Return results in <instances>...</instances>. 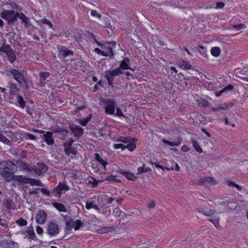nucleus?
Masks as SVG:
<instances>
[{
    "label": "nucleus",
    "instance_id": "obj_52",
    "mask_svg": "<svg viewBox=\"0 0 248 248\" xmlns=\"http://www.w3.org/2000/svg\"><path fill=\"white\" fill-rule=\"evenodd\" d=\"M232 27L237 31L246 28V26L243 24H233Z\"/></svg>",
    "mask_w": 248,
    "mask_h": 248
},
{
    "label": "nucleus",
    "instance_id": "obj_40",
    "mask_svg": "<svg viewBox=\"0 0 248 248\" xmlns=\"http://www.w3.org/2000/svg\"><path fill=\"white\" fill-rule=\"evenodd\" d=\"M57 186H59V188L62 192V190L67 191L70 189L69 186H67L65 183L64 182H60Z\"/></svg>",
    "mask_w": 248,
    "mask_h": 248
},
{
    "label": "nucleus",
    "instance_id": "obj_15",
    "mask_svg": "<svg viewBox=\"0 0 248 248\" xmlns=\"http://www.w3.org/2000/svg\"><path fill=\"white\" fill-rule=\"evenodd\" d=\"M7 87L9 89V93L11 95H14L19 91L17 84L14 83L12 80L8 81Z\"/></svg>",
    "mask_w": 248,
    "mask_h": 248
},
{
    "label": "nucleus",
    "instance_id": "obj_59",
    "mask_svg": "<svg viewBox=\"0 0 248 248\" xmlns=\"http://www.w3.org/2000/svg\"><path fill=\"white\" fill-rule=\"evenodd\" d=\"M105 78L107 79L109 86L111 87V88H113L114 79H110L109 77H108L107 75H105Z\"/></svg>",
    "mask_w": 248,
    "mask_h": 248
},
{
    "label": "nucleus",
    "instance_id": "obj_49",
    "mask_svg": "<svg viewBox=\"0 0 248 248\" xmlns=\"http://www.w3.org/2000/svg\"><path fill=\"white\" fill-rule=\"evenodd\" d=\"M95 159L97 161L100 162L106 169V166L108 164V162L102 158L100 156H95Z\"/></svg>",
    "mask_w": 248,
    "mask_h": 248
},
{
    "label": "nucleus",
    "instance_id": "obj_7",
    "mask_svg": "<svg viewBox=\"0 0 248 248\" xmlns=\"http://www.w3.org/2000/svg\"><path fill=\"white\" fill-rule=\"evenodd\" d=\"M69 128L74 134L75 138L78 139L80 138L84 133V129L80 126L74 124L69 125Z\"/></svg>",
    "mask_w": 248,
    "mask_h": 248
},
{
    "label": "nucleus",
    "instance_id": "obj_19",
    "mask_svg": "<svg viewBox=\"0 0 248 248\" xmlns=\"http://www.w3.org/2000/svg\"><path fill=\"white\" fill-rule=\"evenodd\" d=\"M64 127H60L58 125H56L52 128V131L55 133H61L62 136H67L69 133L68 129H65Z\"/></svg>",
    "mask_w": 248,
    "mask_h": 248
},
{
    "label": "nucleus",
    "instance_id": "obj_12",
    "mask_svg": "<svg viewBox=\"0 0 248 248\" xmlns=\"http://www.w3.org/2000/svg\"><path fill=\"white\" fill-rule=\"evenodd\" d=\"M40 136L41 138L43 139L45 142L48 145H52L54 143V140L52 138L53 133L47 131Z\"/></svg>",
    "mask_w": 248,
    "mask_h": 248
},
{
    "label": "nucleus",
    "instance_id": "obj_14",
    "mask_svg": "<svg viewBox=\"0 0 248 248\" xmlns=\"http://www.w3.org/2000/svg\"><path fill=\"white\" fill-rule=\"evenodd\" d=\"M39 76L40 82L38 85L40 87H43L46 85V80L50 76V73L48 72L42 71L39 74Z\"/></svg>",
    "mask_w": 248,
    "mask_h": 248
},
{
    "label": "nucleus",
    "instance_id": "obj_20",
    "mask_svg": "<svg viewBox=\"0 0 248 248\" xmlns=\"http://www.w3.org/2000/svg\"><path fill=\"white\" fill-rule=\"evenodd\" d=\"M162 142L165 144H168L170 146H177L181 143L182 139L178 137L171 141L165 139H163Z\"/></svg>",
    "mask_w": 248,
    "mask_h": 248
},
{
    "label": "nucleus",
    "instance_id": "obj_51",
    "mask_svg": "<svg viewBox=\"0 0 248 248\" xmlns=\"http://www.w3.org/2000/svg\"><path fill=\"white\" fill-rule=\"evenodd\" d=\"M199 47L200 49L199 51L201 55L204 57H207V54L206 48L202 46H199Z\"/></svg>",
    "mask_w": 248,
    "mask_h": 248
},
{
    "label": "nucleus",
    "instance_id": "obj_26",
    "mask_svg": "<svg viewBox=\"0 0 248 248\" xmlns=\"http://www.w3.org/2000/svg\"><path fill=\"white\" fill-rule=\"evenodd\" d=\"M14 178L16 181L19 183L29 184L30 182V178H26L25 176L23 175H16L15 176Z\"/></svg>",
    "mask_w": 248,
    "mask_h": 248
},
{
    "label": "nucleus",
    "instance_id": "obj_27",
    "mask_svg": "<svg viewBox=\"0 0 248 248\" xmlns=\"http://www.w3.org/2000/svg\"><path fill=\"white\" fill-rule=\"evenodd\" d=\"M101 181L97 180L93 177H90L88 179V185L91 186L93 188L96 187L98 186L99 182Z\"/></svg>",
    "mask_w": 248,
    "mask_h": 248
},
{
    "label": "nucleus",
    "instance_id": "obj_36",
    "mask_svg": "<svg viewBox=\"0 0 248 248\" xmlns=\"http://www.w3.org/2000/svg\"><path fill=\"white\" fill-rule=\"evenodd\" d=\"M220 49L219 47H213L211 49V53L214 57H217L220 54Z\"/></svg>",
    "mask_w": 248,
    "mask_h": 248
},
{
    "label": "nucleus",
    "instance_id": "obj_2",
    "mask_svg": "<svg viewBox=\"0 0 248 248\" xmlns=\"http://www.w3.org/2000/svg\"><path fill=\"white\" fill-rule=\"evenodd\" d=\"M16 163L17 166L21 170L28 171H34L38 176L41 175L43 173L46 172L48 170V167L44 163H38L35 166L31 164H27L20 160Z\"/></svg>",
    "mask_w": 248,
    "mask_h": 248
},
{
    "label": "nucleus",
    "instance_id": "obj_10",
    "mask_svg": "<svg viewBox=\"0 0 248 248\" xmlns=\"http://www.w3.org/2000/svg\"><path fill=\"white\" fill-rule=\"evenodd\" d=\"M124 73V71L118 67L114 69L106 70L104 73V76L107 75L110 79H114L115 77L123 75Z\"/></svg>",
    "mask_w": 248,
    "mask_h": 248
},
{
    "label": "nucleus",
    "instance_id": "obj_9",
    "mask_svg": "<svg viewBox=\"0 0 248 248\" xmlns=\"http://www.w3.org/2000/svg\"><path fill=\"white\" fill-rule=\"evenodd\" d=\"M57 49L59 51L58 55L60 58L64 59L69 55H73L74 52L65 46H57Z\"/></svg>",
    "mask_w": 248,
    "mask_h": 248
},
{
    "label": "nucleus",
    "instance_id": "obj_32",
    "mask_svg": "<svg viewBox=\"0 0 248 248\" xmlns=\"http://www.w3.org/2000/svg\"><path fill=\"white\" fill-rule=\"evenodd\" d=\"M30 182L29 183L31 186H44V184H43L40 180H36L34 179L30 178Z\"/></svg>",
    "mask_w": 248,
    "mask_h": 248
},
{
    "label": "nucleus",
    "instance_id": "obj_61",
    "mask_svg": "<svg viewBox=\"0 0 248 248\" xmlns=\"http://www.w3.org/2000/svg\"><path fill=\"white\" fill-rule=\"evenodd\" d=\"M207 182L213 185L217 184V181L214 178L211 177H207Z\"/></svg>",
    "mask_w": 248,
    "mask_h": 248
},
{
    "label": "nucleus",
    "instance_id": "obj_11",
    "mask_svg": "<svg viewBox=\"0 0 248 248\" xmlns=\"http://www.w3.org/2000/svg\"><path fill=\"white\" fill-rule=\"evenodd\" d=\"M47 213L43 210H40L36 216V221L38 224H44L47 219Z\"/></svg>",
    "mask_w": 248,
    "mask_h": 248
},
{
    "label": "nucleus",
    "instance_id": "obj_29",
    "mask_svg": "<svg viewBox=\"0 0 248 248\" xmlns=\"http://www.w3.org/2000/svg\"><path fill=\"white\" fill-rule=\"evenodd\" d=\"M179 66L185 69H190L192 67L190 63L186 61H181L178 62Z\"/></svg>",
    "mask_w": 248,
    "mask_h": 248
},
{
    "label": "nucleus",
    "instance_id": "obj_64",
    "mask_svg": "<svg viewBox=\"0 0 248 248\" xmlns=\"http://www.w3.org/2000/svg\"><path fill=\"white\" fill-rule=\"evenodd\" d=\"M145 164H143L142 167H140L137 169V174L140 175L143 172H145Z\"/></svg>",
    "mask_w": 248,
    "mask_h": 248
},
{
    "label": "nucleus",
    "instance_id": "obj_8",
    "mask_svg": "<svg viewBox=\"0 0 248 248\" xmlns=\"http://www.w3.org/2000/svg\"><path fill=\"white\" fill-rule=\"evenodd\" d=\"M63 220L65 222V226L64 228L66 233L72 230L75 226V220L68 215H62Z\"/></svg>",
    "mask_w": 248,
    "mask_h": 248
},
{
    "label": "nucleus",
    "instance_id": "obj_43",
    "mask_svg": "<svg viewBox=\"0 0 248 248\" xmlns=\"http://www.w3.org/2000/svg\"><path fill=\"white\" fill-rule=\"evenodd\" d=\"M0 141L8 145L11 146L12 145V142L11 141H10L5 136H4L2 134L0 135Z\"/></svg>",
    "mask_w": 248,
    "mask_h": 248
},
{
    "label": "nucleus",
    "instance_id": "obj_48",
    "mask_svg": "<svg viewBox=\"0 0 248 248\" xmlns=\"http://www.w3.org/2000/svg\"><path fill=\"white\" fill-rule=\"evenodd\" d=\"M64 150L65 153L68 155L72 154L73 155H76L77 154V151L72 147H69V149L65 148Z\"/></svg>",
    "mask_w": 248,
    "mask_h": 248
},
{
    "label": "nucleus",
    "instance_id": "obj_1",
    "mask_svg": "<svg viewBox=\"0 0 248 248\" xmlns=\"http://www.w3.org/2000/svg\"><path fill=\"white\" fill-rule=\"evenodd\" d=\"M7 76H12L13 78L20 85L24 84V89L29 90L30 85L32 84L31 78L24 70L10 68L7 70Z\"/></svg>",
    "mask_w": 248,
    "mask_h": 248
},
{
    "label": "nucleus",
    "instance_id": "obj_63",
    "mask_svg": "<svg viewBox=\"0 0 248 248\" xmlns=\"http://www.w3.org/2000/svg\"><path fill=\"white\" fill-rule=\"evenodd\" d=\"M114 147L116 149H122V150H123L126 148V146L122 143L114 144Z\"/></svg>",
    "mask_w": 248,
    "mask_h": 248
},
{
    "label": "nucleus",
    "instance_id": "obj_18",
    "mask_svg": "<svg viewBox=\"0 0 248 248\" xmlns=\"http://www.w3.org/2000/svg\"><path fill=\"white\" fill-rule=\"evenodd\" d=\"M131 65L130 60L129 58L126 57L121 62L119 67L122 70H127L131 69L130 65Z\"/></svg>",
    "mask_w": 248,
    "mask_h": 248
},
{
    "label": "nucleus",
    "instance_id": "obj_62",
    "mask_svg": "<svg viewBox=\"0 0 248 248\" xmlns=\"http://www.w3.org/2000/svg\"><path fill=\"white\" fill-rule=\"evenodd\" d=\"M207 183V177H200L199 180L198 181V184L203 185Z\"/></svg>",
    "mask_w": 248,
    "mask_h": 248
},
{
    "label": "nucleus",
    "instance_id": "obj_60",
    "mask_svg": "<svg viewBox=\"0 0 248 248\" xmlns=\"http://www.w3.org/2000/svg\"><path fill=\"white\" fill-rule=\"evenodd\" d=\"M116 113L114 115H116L118 117H125L122 110L119 107H116Z\"/></svg>",
    "mask_w": 248,
    "mask_h": 248
},
{
    "label": "nucleus",
    "instance_id": "obj_39",
    "mask_svg": "<svg viewBox=\"0 0 248 248\" xmlns=\"http://www.w3.org/2000/svg\"><path fill=\"white\" fill-rule=\"evenodd\" d=\"M17 100L16 102L18 104H19L20 107L22 108L25 107L26 102L24 101L23 98L21 95H18L16 97Z\"/></svg>",
    "mask_w": 248,
    "mask_h": 248
},
{
    "label": "nucleus",
    "instance_id": "obj_22",
    "mask_svg": "<svg viewBox=\"0 0 248 248\" xmlns=\"http://www.w3.org/2000/svg\"><path fill=\"white\" fill-rule=\"evenodd\" d=\"M14 51L13 49L9 45H6L3 43L2 46L0 47V52H2L7 55L9 54Z\"/></svg>",
    "mask_w": 248,
    "mask_h": 248
},
{
    "label": "nucleus",
    "instance_id": "obj_42",
    "mask_svg": "<svg viewBox=\"0 0 248 248\" xmlns=\"http://www.w3.org/2000/svg\"><path fill=\"white\" fill-rule=\"evenodd\" d=\"M115 230V228L113 226H110L107 227H104L100 230L101 233H107L111 232Z\"/></svg>",
    "mask_w": 248,
    "mask_h": 248
},
{
    "label": "nucleus",
    "instance_id": "obj_56",
    "mask_svg": "<svg viewBox=\"0 0 248 248\" xmlns=\"http://www.w3.org/2000/svg\"><path fill=\"white\" fill-rule=\"evenodd\" d=\"M122 213V210L119 208H116L114 209L113 214L116 217H119Z\"/></svg>",
    "mask_w": 248,
    "mask_h": 248
},
{
    "label": "nucleus",
    "instance_id": "obj_24",
    "mask_svg": "<svg viewBox=\"0 0 248 248\" xmlns=\"http://www.w3.org/2000/svg\"><path fill=\"white\" fill-rule=\"evenodd\" d=\"M53 206L56 208L59 211L62 212H66L67 209L66 207L62 203L54 202L52 203Z\"/></svg>",
    "mask_w": 248,
    "mask_h": 248
},
{
    "label": "nucleus",
    "instance_id": "obj_17",
    "mask_svg": "<svg viewBox=\"0 0 248 248\" xmlns=\"http://www.w3.org/2000/svg\"><path fill=\"white\" fill-rule=\"evenodd\" d=\"M119 172L120 173L125 176L128 180L135 181L137 179V177H136L133 173L124 169H120Z\"/></svg>",
    "mask_w": 248,
    "mask_h": 248
},
{
    "label": "nucleus",
    "instance_id": "obj_54",
    "mask_svg": "<svg viewBox=\"0 0 248 248\" xmlns=\"http://www.w3.org/2000/svg\"><path fill=\"white\" fill-rule=\"evenodd\" d=\"M94 51L98 55L105 57L108 56V54L107 53L105 52L98 48H95L94 49Z\"/></svg>",
    "mask_w": 248,
    "mask_h": 248
},
{
    "label": "nucleus",
    "instance_id": "obj_5",
    "mask_svg": "<svg viewBox=\"0 0 248 248\" xmlns=\"http://www.w3.org/2000/svg\"><path fill=\"white\" fill-rule=\"evenodd\" d=\"M102 103L105 104V112L107 114L114 115L115 108L117 106L116 102L113 99L101 98Z\"/></svg>",
    "mask_w": 248,
    "mask_h": 248
},
{
    "label": "nucleus",
    "instance_id": "obj_37",
    "mask_svg": "<svg viewBox=\"0 0 248 248\" xmlns=\"http://www.w3.org/2000/svg\"><path fill=\"white\" fill-rule=\"evenodd\" d=\"M5 207L8 209H14L15 208L14 203L13 201L7 200L4 203Z\"/></svg>",
    "mask_w": 248,
    "mask_h": 248
},
{
    "label": "nucleus",
    "instance_id": "obj_41",
    "mask_svg": "<svg viewBox=\"0 0 248 248\" xmlns=\"http://www.w3.org/2000/svg\"><path fill=\"white\" fill-rule=\"evenodd\" d=\"M74 142V140L72 138H68L67 140L63 143L64 149H69V147H72V145Z\"/></svg>",
    "mask_w": 248,
    "mask_h": 248
},
{
    "label": "nucleus",
    "instance_id": "obj_57",
    "mask_svg": "<svg viewBox=\"0 0 248 248\" xmlns=\"http://www.w3.org/2000/svg\"><path fill=\"white\" fill-rule=\"evenodd\" d=\"M40 190L42 192V193L43 194L48 197L51 196V191L50 190L45 188H40Z\"/></svg>",
    "mask_w": 248,
    "mask_h": 248
},
{
    "label": "nucleus",
    "instance_id": "obj_47",
    "mask_svg": "<svg viewBox=\"0 0 248 248\" xmlns=\"http://www.w3.org/2000/svg\"><path fill=\"white\" fill-rule=\"evenodd\" d=\"M16 222L20 226H25L27 225L28 223L27 221L22 217H20L18 219H17Z\"/></svg>",
    "mask_w": 248,
    "mask_h": 248
},
{
    "label": "nucleus",
    "instance_id": "obj_31",
    "mask_svg": "<svg viewBox=\"0 0 248 248\" xmlns=\"http://www.w3.org/2000/svg\"><path fill=\"white\" fill-rule=\"evenodd\" d=\"M105 180L108 181L110 183H121V181L120 179H116L115 176L112 175L107 176L105 178Z\"/></svg>",
    "mask_w": 248,
    "mask_h": 248
},
{
    "label": "nucleus",
    "instance_id": "obj_23",
    "mask_svg": "<svg viewBox=\"0 0 248 248\" xmlns=\"http://www.w3.org/2000/svg\"><path fill=\"white\" fill-rule=\"evenodd\" d=\"M138 141V139L136 138H132L130 140L128 144L125 146L126 148H127L128 150L133 151L136 148V142Z\"/></svg>",
    "mask_w": 248,
    "mask_h": 248
},
{
    "label": "nucleus",
    "instance_id": "obj_50",
    "mask_svg": "<svg viewBox=\"0 0 248 248\" xmlns=\"http://www.w3.org/2000/svg\"><path fill=\"white\" fill-rule=\"evenodd\" d=\"M234 89L233 86L232 85H229L222 89V92L223 93H227L229 91H232Z\"/></svg>",
    "mask_w": 248,
    "mask_h": 248
},
{
    "label": "nucleus",
    "instance_id": "obj_30",
    "mask_svg": "<svg viewBox=\"0 0 248 248\" xmlns=\"http://www.w3.org/2000/svg\"><path fill=\"white\" fill-rule=\"evenodd\" d=\"M59 186H56L54 187L52 191H51V194H53V195L56 198L59 199L62 195V191L59 188Z\"/></svg>",
    "mask_w": 248,
    "mask_h": 248
},
{
    "label": "nucleus",
    "instance_id": "obj_6",
    "mask_svg": "<svg viewBox=\"0 0 248 248\" xmlns=\"http://www.w3.org/2000/svg\"><path fill=\"white\" fill-rule=\"evenodd\" d=\"M46 232L50 237L57 235L60 232V227L56 221H49L46 224Z\"/></svg>",
    "mask_w": 248,
    "mask_h": 248
},
{
    "label": "nucleus",
    "instance_id": "obj_28",
    "mask_svg": "<svg viewBox=\"0 0 248 248\" xmlns=\"http://www.w3.org/2000/svg\"><path fill=\"white\" fill-rule=\"evenodd\" d=\"M99 46L104 50H108L109 54H108V56L111 58L114 56V53L112 47L110 46H107L105 44L102 43L101 45H99Z\"/></svg>",
    "mask_w": 248,
    "mask_h": 248
},
{
    "label": "nucleus",
    "instance_id": "obj_3",
    "mask_svg": "<svg viewBox=\"0 0 248 248\" xmlns=\"http://www.w3.org/2000/svg\"><path fill=\"white\" fill-rule=\"evenodd\" d=\"M0 175L7 182L11 181L14 178L13 172L11 167H15V164L11 161H3L0 164Z\"/></svg>",
    "mask_w": 248,
    "mask_h": 248
},
{
    "label": "nucleus",
    "instance_id": "obj_58",
    "mask_svg": "<svg viewBox=\"0 0 248 248\" xmlns=\"http://www.w3.org/2000/svg\"><path fill=\"white\" fill-rule=\"evenodd\" d=\"M95 202L93 201L87 202L86 203L85 207L87 209H90L93 207V205L94 204Z\"/></svg>",
    "mask_w": 248,
    "mask_h": 248
},
{
    "label": "nucleus",
    "instance_id": "obj_13",
    "mask_svg": "<svg viewBox=\"0 0 248 248\" xmlns=\"http://www.w3.org/2000/svg\"><path fill=\"white\" fill-rule=\"evenodd\" d=\"M0 246L2 248H18L17 243L9 240H4L0 242Z\"/></svg>",
    "mask_w": 248,
    "mask_h": 248
},
{
    "label": "nucleus",
    "instance_id": "obj_45",
    "mask_svg": "<svg viewBox=\"0 0 248 248\" xmlns=\"http://www.w3.org/2000/svg\"><path fill=\"white\" fill-rule=\"evenodd\" d=\"M10 136L12 139L15 141H17L18 140L21 139V136L18 133L11 132Z\"/></svg>",
    "mask_w": 248,
    "mask_h": 248
},
{
    "label": "nucleus",
    "instance_id": "obj_33",
    "mask_svg": "<svg viewBox=\"0 0 248 248\" xmlns=\"http://www.w3.org/2000/svg\"><path fill=\"white\" fill-rule=\"evenodd\" d=\"M74 229L75 231L79 230L84 226V223L80 219L75 220Z\"/></svg>",
    "mask_w": 248,
    "mask_h": 248
},
{
    "label": "nucleus",
    "instance_id": "obj_4",
    "mask_svg": "<svg viewBox=\"0 0 248 248\" xmlns=\"http://www.w3.org/2000/svg\"><path fill=\"white\" fill-rule=\"evenodd\" d=\"M19 13L15 12L14 10H5L1 12L0 16L3 19L7 21L8 24L9 25H12L17 21L18 17L19 16Z\"/></svg>",
    "mask_w": 248,
    "mask_h": 248
},
{
    "label": "nucleus",
    "instance_id": "obj_38",
    "mask_svg": "<svg viewBox=\"0 0 248 248\" xmlns=\"http://www.w3.org/2000/svg\"><path fill=\"white\" fill-rule=\"evenodd\" d=\"M8 57V61L11 63H13L16 60V57L15 55V51H13V52H11L9 54L7 55Z\"/></svg>",
    "mask_w": 248,
    "mask_h": 248
},
{
    "label": "nucleus",
    "instance_id": "obj_46",
    "mask_svg": "<svg viewBox=\"0 0 248 248\" xmlns=\"http://www.w3.org/2000/svg\"><path fill=\"white\" fill-rule=\"evenodd\" d=\"M153 165H155V168L157 169H161L162 170V171H164L165 170H173L174 169V168L172 167L171 168H169L166 167H163V166L159 165L158 162H154V164L153 163Z\"/></svg>",
    "mask_w": 248,
    "mask_h": 248
},
{
    "label": "nucleus",
    "instance_id": "obj_16",
    "mask_svg": "<svg viewBox=\"0 0 248 248\" xmlns=\"http://www.w3.org/2000/svg\"><path fill=\"white\" fill-rule=\"evenodd\" d=\"M18 18L21 19V23L24 24L26 28L31 26V23L30 21V19L23 13L19 14Z\"/></svg>",
    "mask_w": 248,
    "mask_h": 248
},
{
    "label": "nucleus",
    "instance_id": "obj_25",
    "mask_svg": "<svg viewBox=\"0 0 248 248\" xmlns=\"http://www.w3.org/2000/svg\"><path fill=\"white\" fill-rule=\"evenodd\" d=\"M196 210L199 213H202L207 217H211L215 213V211L214 210L211 209L208 212H206L202 207L197 208Z\"/></svg>",
    "mask_w": 248,
    "mask_h": 248
},
{
    "label": "nucleus",
    "instance_id": "obj_55",
    "mask_svg": "<svg viewBox=\"0 0 248 248\" xmlns=\"http://www.w3.org/2000/svg\"><path fill=\"white\" fill-rule=\"evenodd\" d=\"M24 135H25V138L27 140L30 139V140H35L36 139V136H35L33 134L28 133H25L24 134Z\"/></svg>",
    "mask_w": 248,
    "mask_h": 248
},
{
    "label": "nucleus",
    "instance_id": "obj_34",
    "mask_svg": "<svg viewBox=\"0 0 248 248\" xmlns=\"http://www.w3.org/2000/svg\"><path fill=\"white\" fill-rule=\"evenodd\" d=\"M92 114H91L89 117L82 119H78V121L79 123V124L83 126H85L88 123V122L91 120V119L92 118Z\"/></svg>",
    "mask_w": 248,
    "mask_h": 248
},
{
    "label": "nucleus",
    "instance_id": "obj_53",
    "mask_svg": "<svg viewBox=\"0 0 248 248\" xmlns=\"http://www.w3.org/2000/svg\"><path fill=\"white\" fill-rule=\"evenodd\" d=\"M9 5H10L11 8L12 9H15V10H16L19 11H20L22 10L21 7H20L19 5H18L17 4H16L14 2H12L11 3H10L9 4Z\"/></svg>",
    "mask_w": 248,
    "mask_h": 248
},
{
    "label": "nucleus",
    "instance_id": "obj_35",
    "mask_svg": "<svg viewBox=\"0 0 248 248\" xmlns=\"http://www.w3.org/2000/svg\"><path fill=\"white\" fill-rule=\"evenodd\" d=\"M191 143L192 144L193 146L196 151H197L199 153H202V150L200 147L199 143L196 140H191Z\"/></svg>",
    "mask_w": 248,
    "mask_h": 248
},
{
    "label": "nucleus",
    "instance_id": "obj_44",
    "mask_svg": "<svg viewBox=\"0 0 248 248\" xmlns=\"http://www.w3.org/2000/svg\"><path fill=\"white\" fill-rule=\"evenodd\" d=\"M131 138L130 137H119L117 141L118 142H121L125 143H128L129 141H130Z\"/></svg>",
    "mask_w": 248,
    "mask_h": 248
},
{
    "label": "nucleus",
    "instance_id": "obj_21",
    "mask_svg": "<svg viewBox=\"0 0 248 248\" xmlns=\"http://www.w3.org/2000/svg\"><path fill=\"white\" fill-rule=\"evenodd\" d=\"M26 232L28 233V236L27 237L30 240H37V238L36 237L35 233L34 232L32 225L27 227Z\"/></svg>",
    "mask_w": 248,
    "mask_h": 248
}]
</instances>
